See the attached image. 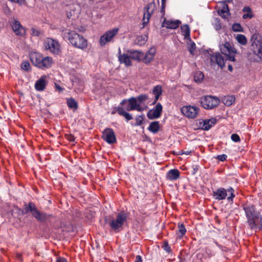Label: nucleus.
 Here are the masks:
<instances>
[{"label": "nucleus", "instance_id": "27", "mask_svg": "<svg viewBox=\"0 0 262 262\" xmlns=\"http://www.w3.org/2000/svg\"><path fill=\"white\" fill-rule=\"evenodd\" d=\"M160 125L158 121L151 122L148 127V130L153 134L157 133L160 130Z\"/></svg>", "mask_w": 262, "mask_h": 262}, {"label": "nucleus", "instance_id": "36", "mask_svg": "<svg viewBox=\"0 0 262 262\" xmlns=\"http://www.w3.org/2000/svg\"><path fill=\"white\" fill-rule=\"evenodd\" d=\"M178 228V234H179V236L180 238H182L186 232V228L183 224H179Z\"/></svg>", "mask_w": 262, "mask_h": 262}, {"label": "nucleus", "instance_id": "53", "mask_svg": "<svg viewBox=\"0 0 262 262\" xmlns=\"http://www.w3.org/2000/svg\"><path fill=\"white\" fill-rule=\"evenodd\" d=\"M67 139L70 141L73 142L75 140V138L73 136L70 135L67 136Z\"/></svg>", "mask_w": 262, "mask_h": 262}, {"label": "nucleus", "instance_id": "10", "mask_svg": "<svg viewBox=\"0 0 262 262\" xmlns=\"http://www.w3.org/2000/svg\"><path fill=\"white\" fill-rule=\"evenodd\" d=\"M124 105V108L127 111L136 110L142 111L147 108V106H140L136 98L132 97L128 100H124L121 103Z\"/></svg>", "mask_w": 262, "mask_h": 262}, {"label": "nucleus", "instance_id": "9", "mask_svg": "<svg viewBox=\"0 0 262 262\" xmlns=\"http://www.w3.org/2000/svg\"><path fill=\"white\" fill-rule=\"evenodd\" d=\"M234 192V190L232 188H230L228 189H225L224 188H220L213 192V196L215 200L220 201L225 199L228 193L229 196L227 197L228 200L232 201L233 198L235 196Z\"/></svg>", "mask_w": 262, "mask_h": 262}, {"label": "nucleus", "instance_id": "24", "mask_svg": "<svg viewBox=\"0 0 262 262\" xmlns=\"http://www.w3.org/2000/svg\"><path fill=\"white\" fill-rule=\"evenodd\" d=\"M180 172L176 169H173L169 170L166 173V178L170 181H174L180 177Z\"/></svg>", "mask_w": 262, "mask_h": 262}, {"label": "nucleus", "instance_id": "6", "mask_svg": "<svg viewBox=\"0 0 262 262\" xmlns=\"http://www.w3.org/2000/svg\"><path fill=\"white\" fill-rule=\"evenodd\" d=\"M127 214L125 213H118L116 218L112 219L110 221L106 223L109 225L111 229L115 231H120L124 223L127 220Z\"/></svg>", "mask_w": 262, "mask_h": 262}, {"label": "nucleus", "instance_id": "1", "mask_svg": "<svg viewBox=\"0 0 262 262\" xmlns=\"http://www.w3.org/2000/svg\"><path fill=\"white\" fill-rule=\"evenodd\" d=\"M62 35L64 39L68 40L75 48L84 50L88 46V40L82 35L76 33L75 31L70 29L63 30Z\"/></svg>", "mask_w": 262, "mask_h": 262}, {"label": "nucleus", "instance_id": "11", "mask_svg": "<svg viewBox=\"0 0 262 262\" xmlns=\"http://www.w3.org/2000/svg\"><path fill=\"white\" fill-rule=\"evenodd\" d=\"M119 29L113 28L105 32L99 39V43L101 46H104L107 43L113 41L115 36L118 34Z\"/></svg>", "mask_w": 262, "mask_h": 262}, {"label": "nucleus", "instance_id": "17", "mask_svg": "<svg viewBox=\"0 0 262 262\" xmlns=\"http://www.w3.org/2000/svg\"><path fill=\"white\" fill-rule=\"evenodd\" d=\"M216 9L220 16H227L230 14L228 6L224 2H219L216 6Z\"/></svg>", "mask_w": 262, "mask_h": 262}, {"label": "nucleus", "instance_id": "13", "mask_svg": "<svg viewBox=\"0 0 262 262\" xmlns=\"http://www.w3.org/2000/svg\"><path fill=\"white\" fill-rule=\"evenodd\" d=\"M25 206L26 212H31L32 215L38 220L41 221L44 219L45 216L37 210L34 204L30 203L28 205H26Z\"/></svg>", "mask_w": 262, "mask_h": 262}, {"label": "nucleus", "instance_id": "8", "mask_svg": "<svg viewBox=\"0 0 262 262\" xmlns=\"http://www.w3.org/2000/svg\"><path fill=\"white\" fill-rule=\"evenodd\" d=\"M43 47L46 50L54 55H59L61 53V47L58 41L51 38H47L44 40Z\"/></svg>", "mask_w": 262, "mask_h": 262}, {"label": "nucleus", "instance_id": "43", "mask_svg": "<svg viewBox=\"0 0 262 262\" xmlns=\"http://www.w3.org/2000/svg\"><path fill=\"white\" fill-rule=\"evenodd\" d=\"M77 82H75L74 83V85L75 86H76L78 90H79L80 91H82L83 90V88H84V83H83V82L81 81H79L78 85H77Z\"/></svg>", "mask_w": 262, "mask_h": 262}, {"label": "nucleus", "instance_id": "23", "mask_svg": "<svg viewBox=\"0 0 262 262\" xmlns=\"http://www.w3.org/2000/svg\"><path fill=\"white\" fill-rule=\"evenodd\" d=\"M119 60L120 63H124L126 67L132 66V59L128 52L120 54L119 56Z\"/></svg>", "mask_w": 262, "mask_h": 262}, {"label": "nucleus", "instance_id": "35", "mask_svg": "<svg viewBox=\"0 0 262 262\" xmlns=\"http://www.w3.org/2000/svg\"><path fill=\"white\" fill-rule=\"evenodd\" d=\"M67 104L69 108L76 110L78 107L77 102L73 98H69L67 100Z\"/></svg>", "mask_w": 262, "mask_h": 262}, {"label": "nucleus", "instance_id": "20", "mask_svg": "<svg viewBox=\"0 0 262 262\" xmlns=\"http://www.w3.org/2000/svg\"><path fill=\"white\" fill-rule=\"evenodd\" d=\"M156 54V48L151 47L145 54H144V56L142 57V62L145 64H149L154 60Z\"/></svg>", "mask_w": 262, "mask_h": 262}, {"label": "nucleus", "instance_id": "4", "mask_svg": "<svg viewBox=\"0 0 262 262\" xmlns=\"http://www.w3.org/2000/svg\"><path fill=\"white\" fill-rule=\"evenodd\" d=\"M243 209L245 211L248 222L251 228H256L261 226V220H259L255 213V208L251 204H244Z\"/></svg>", "mask_w": 262, "mask_h": 262}, {"label": "nucleus", "instance_id": "40", "mask_svg": "<svg viewBox=\"0 0 262 262\" xmlns=\"http://www.w3.org/2000/svg\"><path fill=\"white\" fill-rule=\"evenodd\" d=\"M214 27L216 30H219L222 28V25L220 20L216 18L213 21Z\"/></svg>", "mask_w": 262, "mask_h": 262}, {"label": "nucleus", "instance_id": "32", "mask_svg": "<svg viewBox=\"0 0 262 262\" xmlns=\"http://www.w3.org/2000/svg\"><path fill=\"white\" fill-rule=\"evenodd\" d=\"M235 39L239 43L243 46H245L247 43V39L244 35L237 34Z\"/></svg>", "mask_w": 262, "mask_h": 262}, {"label": "nucleus", "instance_id": "22", "mask_svg": "<svg viewBox=\"0 0 262 262\" xmlns=\"http://www.w3.org/2000/svg\"><path fill=\"white\" fill-rule=\"evenodd\" d=\"M216 123V119L212 118L203 121L200 123V127L204 130H208Z\"/></svg>", "mask_w": 262, "mask_h": 262}, {"label": "nucleus", "instance_id": "3", "mask_svg": "<svg viewBox=\"0 0 262 262\" xmlns=\"http://www.w3.org/2000/svg\"><path fill=\"white\" fill-rule=\"evenodd\" d=\"M29 57L35 67L43 70L51 68L54 63L52 57L45 56L38 52H31Z\"/></svg>", "mask_w": 262, "mask_h": 262}, {"label": "nucleus", "instance_id": "29", "mask_svg": "<svg viewBox=\"0 0 262 262\" xmlns=\"http://www.w3.org/2000/svg\"><path fill=\"white\" fill-rule=\"evenodd\" d=\"M235 97L233 96L230 95L225 96L222 99L223 103L227 106L231 105L235 102Z\"/></svg>", "mask_w": 262, "mask_h": 262}, {"label": "nucleus", "instance_id": "18", "mask_svg": "<svg viewBox=\"0 0 262 262\" xmlns=\"http://www.w3.org/2000/svg\"><path fill=\"white\" fill-rule=\"evenodd\" d=\"M181 22L179 20L172 19L171 18H165L162 22V26L170 29H176L178 28Z\"/></svg>", "mask_w": 262, "mask_h": 262}, {"label": "nucleus", "instance_id": "5", "mask_svg": "<svg viewBox=\"0 0 262 262\" xmlns=\"http://www.w3.org/2000/svg\"><path fill=\"white\" fill-rule=\"evenodd\" d=\"M220 49L223 54L227 56L229 60L233 62L236 61L235 55L237 54V51L229 42L226 41L220 44Z\"/></svg>", "mask_w": 262, "mask_h": 262}, {"label": "nucleus", "instance_id": "47", "mask_svg": "<svg viewBox=\"0 0 262 262\" xmlns=\"http://www.w3.org/2000/svg\"><path fill=\"white\" fill-rule=\"evenodd\" d=\"M150 17H143L142 19V25L143 28L145 27L147 24L149 23Z\"/></svg>", "mask_w": 262, "mask_h": 262}, {"label": "nucleus", "instance_id": "42", "mask_svg": "<svg viewBox=\"0 0 262 262\" xmlns=\"http://www.w3.org/2000/svg\"><path fill=\"white\" fill-rule=\"evenodd\" d=\"M188 49L190 53L192 55L195 49V45L193 42H191L189 45Z\"/></svg>", "mask_w": 262, "mask_h": 262}, {"label": "nucleus", "instance_id": "48", "mask_svg": "<svg viewBox=\"0 0 262 262\" xmlns=\"http://www.w3.org/2000/svg\"><path fill=\"white\" fill-rule=\"evenodd\" d=\"M31 31H32V35L33 36H37L40 34L39 31L34 28H32Z\"/></svg>", "mask_w": 262, "mask_h": 262}, {"label": "nucleus", "instance_id": "44", "mask_svg": "<svg viewBox=\"0 0 262 262\" xmlns=\"http://www.w3.org/2000/svg\"><path fill=\"white\" fill-rule=\"evenodd\" d=\"M125 110H126V109L124 108V107H119L117 108V112L120 115L124 116L127 113V112L125 111Z\"/></svg>", "mask_w": 262, "mask_h": 262}, {"label": "nucleus", "instance_id": "33", "mask_svg": "<svg viewBox=\"0 0 262 262\" xmlns=\"http://www.w3.org/2000/svg\"><path fill=\"white\" fill-rule=\"evenodd\" d=\"M242 11L244 13L243 16H253L255 15L252 9L249 6L245 7Z\"/></svg>", "mask_w": 262, "mask_h": 262}, {"label": "nucleus", "instance_id": "56", "mask_svg": "<svg viewBox=\"0 0 262 262\" xmlns=\"http://www.w3.org/2000/svg\"><path fill=\"white\" fill-rule=\"evenodd\" d=\"M228 70H229L230 72L232 71V70H233V68H232V66H231V65H229V66H228Z\"/></svg>", "mask_w": 262, "mask_h": 262}, {"label": "nucleus", "instance_id": "16", "mask_svg": "<svg viewBox=\"0 0 262 262\" xmlns=\"http://www.w3.org/2000/svg\"><path fill=\"white\" fill-rule=\"evenodd\" d=\"M102 138L109 144L114 143L116 141L115 133L111 128H106L103 132Z\"/></svg>", "mask_w": 262, "mask_h": 262}, {"label": "nucleus", "instance_id": "34", "mask_svg": "<svg viewBox=\"0 0 262 262\" xmlns=\"http://www.w3.org/2000/svg\"><path fill=\"white\" fill-rule=\"evenodd\" d=\"M138 100V102L140 106H146L144 104V102L148 99V96L146 95H141L136 98Z\"/></svg>", "mask_w": 262, "mask_h": 262}, {"label": "nucleus", "instance_id": "52", "mask_svg": "<svg viewBox=\"0 0 262 262\" xmlns=\"http://www.w3.org/2000/svg\"><path fill=\"white\" fill-rule=\"evenodd\" d=\"M56 262H67V260L63 257H58L56 260Z\"/></svg>", "mask_w": 262, "mask_h": 262}, {"label": "nucleus", "instance_id": "7", "mask_svg": "<svg viewBox=\"0 0 262 262\" xmlns=\"http://www.w3.org/2000/svg\"><path fill=\"white\" fill-rule=\"evenodd\" d=\"M200 102L204 108L211 110L220 104V100L217 97L209 95L201 97Z\"/></svg>", "mask_w": 262, "mask_h": 262}, {"label": "nucleus", "instance_id": "21", "mask_svg": "<svg viewBox=\"0 0 262 262\" xmlns=\"http://www.w3.org/2000/svg\"><path fill=\"white\" fill-rule=\"evenodd\" d=\"M48 76L47 75H42L40 78L36 81L35 84V88L38 91H43L47 84V80Z\"/></svg>", "mask_w": 262, "mask_h": 262}, {"label": "nucleus", "instance_id": "59", "mask_svg": "<svg viewBox=\"0 0 262 262\" xmlns=\"http://www.w3.org/2000/svg\"><path fill=\"white\" fill-rule=\"evenodd\" d=\"M179 262H181V261H179Z\"/></svg>", "mask_w": 262, "mask_h": 262}, {"label": "nucleus", "instance_id": "55", "mask_svg": "<svg viewBox=\"0 0 262 262\" xmlns=\"http://www.w3.org/2000/svg\"><path fill=\"white\" fill-rule=\"evenodd\" d=\"M135 262H142V258L141 256L137 255L136 257V260Z\"/></svg>", "mask_w": 262, "mask_h": 262}, {"label": "nucleus", "instance_id": "25", "mask_svg": "<svg viewBox=\"0 0 262 262\" xmlns=\"http://www.w3.org/2000/svg\"><path fill=\"white\" fill-rule=\"evenodd\" d=\"M131 59L138 61H142L144 53L137 50L128 51Z\"/></svg>", "mask_w": 262, "mask_h": 262}, {"label": "nucleus", "instance_id": "2", "mask_svg": "<svg viewBox=\"0 0 262 262\" xmlns=\"http://www.w3.org/2000/svg\"><path fill=\"white\" fill-rule=\"evenodd\" d=\"M251 52L248 58L251 61L260 62L262 61V41L258 34H254L251 38Z\"/></svg>", "mask_w": 262, "mask_h": 262}, {"label": "nucleus", "instance_id": "51", "mask_svg": "<svg viewBox=\"0 0 262 262\" xmlns=\"http://www.w3.org/2000/svg\"><path fill=\"white\" fill-rule=\"evenodd\" d=\"M123 117H125L127 121L133 119L132 115L127 112Z\"/></svg>", "mask_w": 262, "mask_h": 262}, {"label": "nucleus", "instance_id": "39", "mask_svg": "<svg viewBox=\"0 0 262 262\" xmlns=\"http://www.w3.org/2000/svg\"><path fill=\"white\" fill-rule=\"evenodd\" d=\"M21 68L24 71H28L31 70V66L29 62L24 61L21 64Z\"/></svg>", "mask_w": 262, "mask_h": 262}, {"label": "nucleus", "instance_id": "46", "mask_svg": "<svg viewBox=\"0 0 262 262\" xmlns=\"http://www.w3.org/2000/svg\"><path fill=\"white\" fill-rule=\"evenodd\" d=\"M231 138L234 142H238L240 141V138L239 136L236 134H232L231 135Z\"/></svg>", "mask_w": 262, "mask_h": 262}, {"label": "nucleus", "instance_id": "26", "mask_svg": "<svg viewBox=\"0 0 262 262\" xmlns=\"http://www.w3.org/2000/svg\"><path fill=\"white\" fill-rule=\"evenodd\" d=\"M156 9L155 3L154 2L150 3L145 8L144 16H146H146H151L152 15H154Z\"/></svg>", "mask_w": 262, "mask_h": 262}, {"label": "nucleus", "instance_id": "28", "mask_svg": "<svg viewBox=\"0 0 262 262\" xmlns=\"http://www.w3.org/2000/svg\"><path fill=\"white\" fill-rule=\"evenodd\" d=\"M152 93L155 96L153 103H155L158 101L160 96L162 94V87L160 85H157L155 86L153 89Z\"/></svg>", "mask_w": 262, "mask_h": 262}, {"label": "nucleus", "instance_id": "19", "mask_svg": "<svg viewBox=\"0 0 262 262\" xmlns=\"http://www.w3.org/2000/svg\"><path fill=\"white\" fill-rule=\"evenodd\" d=\"M11 26L15 35L23 36L25 34L26 30L19 21H13L11 24Z\"/></svg>", "mask_w": 262, "mask_h": 262}, {"label": "nucleus", "instance_id": "38", "mask_svg": "<svg viewBox=\"0 0 262 262\" xmlns=\"http://www.w3.org/2000/svg\"><path fill=\"white\" fill-rule=\"evenodd\" d=\"M232 29L234 32H243V28L238 23H234L232 25Z\"/></svg>", "mask_w": 262, "mask_h": 262}, {"label": "nucleus", "instance_id": "49", "mask_svg": "<svg viewBox=\"0 0 262 262\" xmlns=\"http://www.w3.org/2000/svg\"><path fill=\"white\" fill-rule=\"evenodd\" d=\"M227 158V156L226 155H222L217 156V159L221 161H225Z\"/></svg>", "mask_w": 262, "mask_h": 262}, {"label": "nucleus", "instance_id": "50", "mask_svg": "<svg viewBox=\"0 0 262 262\" xmlns=\"http://www.w3.org/2000/svg\"><path fill=\"white\" fill-rule=\"evenodd\" d=\"M55 88L56 90L58 91L59 92H61L63 90V89L56 83H55Z\"/></svg>", "mask_w": 262, "mask_h": 262}, {"label": "nucleus", "instance_id": "37", "mask_svg": "<svg viewBox=\"0 0 262 262\" xmlns=\"http://www.w3.org/2000/svg\"><path fill=\"white\" fill-rule=\"evenodd\" d=\"M204 79V74L201 71H197L194 73V80L196 82H200Z\"/></svg>", "mask_w": 262, "mask_h": 262}, {"label": "nucleus", "instance_id": "54", "mask_svg": "<svg viewBox=\"0 0 262 262\" xmlns=\"http://www.w3.org/2000/svg\"><path fill=\"white\" fill-rule=\"evenodd\" d=\"M191 152V151H185L182 150V151H181L180 152V155L185 154V155H190Z\"/></svg>", "mask_w": 262, "mask_h": 262}, {"label": "nucleus", "instance_id": "45", "mask_svg": "<svg viewBox=\"0 0 262 262\" xmlns=\"http://www.w3.org/2000/svg\"><path fill=\"white\" fill-rule=\"evenodd\" d=\"M163 248L168 253H170L171 252V248L167 242H164Z\"/></svg>", "mask_w": 262, "mask_h": 262}, {"label": "nucleus", "instance_id": "31", "mask_svg": "<svg viewBox=\"0 0 262 262\" xmlns=\"http://www.w3.org/2000/svg\"><path fill=\"white\" fill-rule=\"evenodd\" d=\"M148 39V35L146 34L138 36L136 38L137 44L142 46L144 45Z\"/></svg>", "mask_w": 262, "mask_h": 262}, {"label": "nucleus", "instance_id": "57", "mask_svg": "<svg viewBox=\"0 0 262 262\" xmlns=\"http://www.w3.org/2000/svg\"><path fill=\"white\" fill-rule=\"evenodd\" d=\"M161 1H162V6L163 8H164L166 0H161Z\"/></svg>", "mask_w": 262, "mask_h": 262}, {"label": "nucleus", "instance_id": "15", "mask_svg": "<svg viewBox=\"0 0 262 262\" xmlns=\"http://www.w3.org/2000/svg\"><path fill=\"white\" fill-rule=\"evenodd\" d=\"M210 60L212 64H216L221 69H223L225 67L226 59L220 53H216L211 56Z\"/></svg>", "mask_w": 262, "mask_h": 262}, {"label": "nucleus", "instance_id": "58", "mask_svg": "<svg viewBox=\"0 0 262 262\" xmlns=\"http://www.w3.org/2000/svg\"><path fill=\"white\" fill-rule=\"evenodd\" d=\"M115 113V111H113V112L112 113V114H114Z\"/></svg>", "mask_w": 262, "mask_h": 262}, {"label": "nucleus", "instance_id": "12", "mask_svg": "<svg viewBox=\"0 0 262 262\" xmlns=\"http://www.w3.org/2000/svg\"><path fill=\"white\" fill-rule=\"evenodd\" d=\"M200 109L193 105H185L181 108V112L183 116L188 119H195L197 117Z\"/></svg>", "mask_w": 262, "mask_h": 262}, {"label": "nucleus", "instance_id": "41", "mask_svg": "<svg viewBox=\"0 0 262 262\" xmlns=\"http://www.w3.org/2000/svg\"><path fill=\"white\" fill-rule=\"evenodd\" d=\"M144 120V116H139L137 117L136 118V123L135 125L139 126L141 125L143 123V121Z\"/></svg>", "mask_w": 262, "mask_h": 262}, {"label": "nucleus", "instance_id": "14", "mask_svg": "<svg viewBox=\"0 0 262 262\" xmlns=\"http://www.w3.org/2000/svg\"><path fill=\"white\" fill-rule=\"evenodd\" d=\"M162 110L163 107L161 103H157L154 108L148 112L147 117L150 119L159 118L161 115Z\"/></svg>", "mask_w": 262, "mask_h": 262}, {"label": "nucleus", "instance_id": "30", "mask_svg": "<svg viewBox=\"0 0 262 262\" xmlns=\"http://www.w3.org/2000/svg\"><path fill=\"white\" fill-rule=\"evenodd\" d=\"M182 35L185 38L188 39L190 38V28L187 25H184L181 28Z\"/></svg>", "mask_w": 262, "mask_h": 262}]
</instances>
